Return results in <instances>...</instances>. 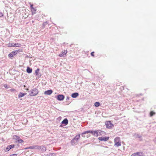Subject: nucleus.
<instances>
[{
  "label": "nucleus",
  "instance_id": "1a4fd4ad",
  "mask_svg": "<svg viewBox=\"0 0 156 156\" xmlns=\"http://www.w3.org/2000/svg\"><path fill=\"white\" fill-rule=\"evenodd\" d=\"M109 138L107 136L100 137L98 138V139L100 141H106L108 140Z\"/></svg>",
  "mask_w": 156,
  "mask_h": 156
},
{
  "label": "nucleus",
  "instance_id": "4be33fe9",
  "mask_svg": "<svg viewBox=\"0 0 156 156\" xmlns=\"http://www.w3.org/2000/svg\"><path fill=\"white\" fill-rule=\"evenodd\" d=\"M15 43H9L8 44V46L9 47H15Z\"/></svg>",
  "mask_w": 156,
  "mask_h": 156
},
{
  "label": "nucleus",
  "instance_id": "a878e982",
  "mask_svg": "<svg viewBox=\"0 0 156 156\" xmlns=\"http://www.w3.org/2000/svg\"><path fill=\"white\" fill-rule=\"evenodd\" d=\"M15 47H20L21 46V44L19 43H15Z\"/></svg>",
  "mask_w": 156,
  "mask_h": 156
},
{
  "label": "nucleus",
  "instance_id": "6e6552de",
  "mask_svg": "<svg viewBox=\"0 0 156 156\" xmlns=\"http://www.w3.org/2000/svg\"><path fill=\"white\" fill-rule=\"evenodd\" d=\"M55 97L59 101L63 100L65 98L64 96L62 94H58L57 96H55Z\"/></svg>",
  "mask_w": 156,
  "mask_h": 156
},
{
  "label": "nucleus",
  "instance_id": "473e14b6",
  "mask_svg": "<svg viewBox=\"0 0 156 156\" xmlns=\"http://www.w3.org/2000/svg\"><path fill=\"white\" fill-rule=\"evenodd\" d=\"M9 156H17V154H13Z\"/></svg>",
  "mask_w": 156,
  "mask_h": 156
},
{
  "label": "nucleus",
  "instance_id": "5701e85b",
  "mask_svg": "<svg viewBox=\"0 0 156 156\" xmlns=\"http://www.w3.org/2000/svg\"><path fill=\"white\" fill-rule=\"evenodd\" d=\"M100 105V103L99 102H96L94 103V105L96 107H98Z\"/></svg>",
  "mask_w": 156,
  "mask_h": 156
},
{
  "label": "nucleus",
  "instance_id": "9b49d317",
  "mask_svg": "<svg viewBox=\"0 0 156 156\" xmlns=\"http://www.w3.org/2000/svg\"><path fill=\"white\" fill-rule=\"evenodd\" d=\"M53 92V91L52 90H49L46 91L44 92V94L45 95H50Z\"/></svg>",
  "mask_w": 156,
  "mask_h": 156
},
{
  "label": "nucleus",
  "instance_id": "dca6fc26",
  "mask_svg": "<svg viewBox=\"0 0 156 156\" xmlns=\"http://www.w3.org/2000/svg\"><path fill=\"white\" fill-rule=\"evenodd\" d=\"M26 94H27V93H23L22 92H20L19 93V94H18V98H22Z\"/></svg>",
  "mask_w": 156,
  "mask_h": 156
},
{
  "label": "nucleus",
  "instance_id": "f3484780",
  "mask_svg": "<svg viewBox=\"0 0 156 156\" xmlns=\"http://www.w3.org/2000/svg\"><path fill=\"white\" fill-rule=\"evenodd\" d=\"M27 72L28 73H32V69L31 68L27 67V70H26Z\"/></svg>",
  "mask_w": 156,
  "mask_h": 156
},
{
  "label": "nucleus",
  "instance_id": "393cba45",
  "mask_svg": "<svg viewBox=\"0 0 156 156\" xmlns=\"http://www.w3.org/2000/svg\"><path fill=\"white\" fill-rule=\"evenodd\" d=\"M14 51L16 52V54H17L18 53H19L20 52H22L23 51L22 50V49H18Z\"/></svg>",
  "mask_w": 156,
  "mask_h": 156
},
{
  "label": "nucleus",
  "instance_id": "72a5a7b5",
  "mask_svg": "<svg viewBox=\"0 0 156 156\" xmlns=\"http://www.w3.org/2000/svg\"><path fill=\"white\" fill-rule=\"evenodd\" d=\"M69 98H70L69 97H68V96L67 97L66 100L67 101L69 100Z\"/></svg>",
  "mask_w": 156,
  "mask_h": 156
},
{
  "label": "nucleus",
  "instance_id": "4c0bfd02",
  "mask_svg": "<svg viewBox=\"0 0 156 156\" xmlns=\"http://www.w3.org/2000/svg\"><path fill=\"white\" fill-rule=\"evenodd\" d=\"M62 125H61L60 126V127H62Z\"/></svg>",
  "mask_w": 156,
  "mask_h": 156
},
{
  "label": "nucleus",
  "instance_id": "cd10ccee",
  "mask_svg": "<svg viewBox=\"0 0 156 156\" xmlns=\"http://www.w3.org/2000/svg\"><path fill=\"white\" fill-rule=\"evenodd\" d=\"M34 149V146H30L29 147L25 148V149Z\"/></svg>",
  "mask_w": 156,
  "mask_h": 156
},
{
  "label": "nucleus",
  "instance_id": "c9c22d12",
  "mask_svg": "<svg viewBox=\"0 0 156 156\" xmlns=\"http://www.w3.org/2000/svg\"><path fill=\"white\" fill-rule=\"evenodd\" d=\"M9 149V147L8 146L6 148V150H8Z\"/></svg>",
  "mask_w": 156,
  "mask_h": 156
},
{
  "label": "nucleus",
  "instance_id": "412c9836",
  "mask_svg": "<svg viewBox=\"0 0 156 156\" xmlns=\"http://www.w3.org/2000/svg\"><path fill=\"white\" fill-rule=\"evenodd\" d=\"M40 146L39 145H34V149L39 150Z\"/></svg>",
  "mask_w": 156,
  "mask_h": 156
},
{
  "label": "nucleus",
  "instance_id": "4468645a",
  "mask_svg": "<svg viewBox=\"0 0 156 156\" xmlns=\"http://www.w3.org/2000/svg\"><path fill=\"white\" fill-rule=\"evenodd\" d=\"M67 51H64V52H62V53L59 55V56L61 57H65V55H66L67 53Z\"/></svg>",
  "mask_w": 156,
  "mask_h": 156
},
{
  "label": "nucleus",
  "instance_id": "423d86ee",
  "mask_svg": "<svg viewBox=\"0 0 156 156\" xmlns=\"http://www.w3.org/2000/svg\"><path fill=\"white\" fill-rule=\"evenodd\" d=\"M40 69L37 68L35 71V75L36 76V79H38L41 76V73H39Z\"/></svg>",
  "mask_w": 156,
  "mask_h": 156
},
{
  "label": "nucleus",
  "instance_id": "7ed1b4c3",
  "mask_svg": "<svg viewBox=\"0 0 156 156\" xmlns=\"http://www.w3.org/2000/svg\"><path fill=\"white\" fill-rule=\"evenodd\" d=\"M29 95L31 96H36L38 93V90L36 88H33L30 91H28Z\"/></svg>",
  "mask_w": 156,
  "mask_h": 156
},
{
  "label": "nucleus",
  "instance_id": "9d476101",
  "mask_svg": "<svg viewBox=\"0 0 156 156\" xmlns=\"http://www.w3.org/2000/svg\"><path fill=\"white\" fill-rule=\"evenodd\" d=\"M39 150H40L41 151L42 153H44L47 150L46 147L44 145L40 146Z\"/></svg>",
  "mask_w": 156,
  "mask_h": 156
},
{
  "label": "nucleus",
  "instance_id": "f8f14e48",
  "mask_svg": "<svg viewBox=\"0 0 156 156\" xmlns=\"http://www.w3.org/2000/svg\"><path fill=\"white\" fill-rule=\"evenodd\" d=\"M68 123V121L67 118H65L62 122V124H64L65 126L67 125Z\"/></svg>",
  "mask_w": 156,
  "mask_h": 156
},
{
  "label": "nucleus",
  "instance_id": "2eb2a0df",
  "mask_svg": "<svg viewBox=\"0 0 156 156\" xmlns=\"http://www.w3.org/2000/svg\"><path fill=\"white\" fill-rule=\"evenodd\" d=\"M79 95V94L77 92H75L71 94V97L73 98H75L78 97Z\"/></svg>",
  "mask_w": 156,
  "mask_h": 156
},
{
  "label": "nucleus",
  "instance_id": "ddd939ff",
  "mask_svg": "<svg viewBox=\"0 0 156 156\" xmlns=\"http://www.w3.org/2000/svg\"><path fill=\"white\" fill-rule=\"evenodd\" d=\"M16 55V52L14 51H13L10 53L9 54L8 56L10 58H11Z\"/></svg>",
  "mask_w": 156,
  "mask_h": 156
},
{
  "label": "nucleus",
  "instance_id": "58836bf2",
  "mask_svg": "<svg viewBox=\"0 0 156 156\" xmlns=\"http://www.w3.org/2000/svg\"><path fill=\"white\" fill-rule=\"evenodd\" d=\"M89 144V143L87 144H85V145H84V146H85V145H87L88 144Z\"/></svg>",
  "mask_w": 156,
  "mask_h": 156
},
{
  "label": "nucleus",
  "instance_id": "39448f33",
  "mask_svg": "<svg viewBox=\"0 0 156 156\" xmlns=\"http://www.w3.org/2000/svg\"><path fill=\"white\" fill-rule=\"evenodd\" d=\"M13 139L16 140V142H18L19 143H22L23 142V141L21 139L20 137L17 136H14Z\"/></svg>",
  "mask_w": 156,
  "mask_h": 156
},
{
  "label": "nucleus",
  "instance_id": "e433bc0d",
  "mask_svg": "<svg viewBox=\"0 0 156 156\" xmlns=\"http://www.w3.org/2000/svg\"><path fill=\"white\" fill-rule=\"evenodd\" d=\"M87 140H85V141H84L83 142V143H85L87 142Z\"/></svg>",
  "mask_w": 156,
  "mask_h": 156
},
{
  "label": "nucleus",
  "instance_id": "a211bd4d",
  "mask_svg": "<svg viewBox=\"0 0 156 156\" xmlns=\"http://www.w3.org/2000/svg\"><path fill=\"white\" fill-rule=\"evenodd\" d=\"M45 156H56V154L54 153H49L47 154H44Z\"/></svg>",
  "mask_w": 156,
  "mask_h": 156
},
{
  "label": "nucleus",
  "instance_id": "f704fd0d",
  "mask_svg": "<svg viewBox=\"0 0 156 156\" xmlns=\"http://www.w3.org/2000/svg\"><path fill=\"white\" fill-rule=\"evenodd\" d=\"M16 91V90L14 89H11V91Z\"/></svg>",
  "mask_w": 156,
  "mask_h": 156
},
{
  "label": "nucleus",
  "instance_id": "f03ea898",
  "mask_svg": "<svg viewBox=\"0 0 156 156\" xmlns=\"http://www.w3.org/2000/svg\"><path fill=\"white\" fill-rule=\"evenodd\" d=\"M80 138V134H77L71 140L70 143L71 145L74 146L77 145L78 143V141Z\"/></svg>",
  "mask_w": 156,
  "mask_h": 156
},
{
  "label": "nucleus",
  "instance_id": "7c9ffc66",
  "mask_svg": "<svg viewBox=\"0 0 156 156\" xmlns=\"http://www.w3.org/2000/svg\"><path fill=\"white\" fill-rule=\"evenodd\" d=\"M131 156H136V153H135L131 155Z\"/></svg>",
  "mask_w": 156,
  "mask_h": 156
},
{
  "label": "nucleus",
  "instance_id": "a19ab883",
  "mask_svg": "<svg viewBox=\"0 0 156 156\" xmlns=\"http://www.w3.org/2000/svg\"><path fill=\"white\" fill-rule=\"evenodd\" d=\"M28 90V89H27V90Z\"/></svg>",
  "mask_w": 156,
  "mask_h": 156
},
{
  "label": "nucleus",
  "instance_id": "aec40b11",
  "mask_svg": "<svg viewBox=\"0 0 156 156\" xmlns=\"http://www.w3.org/2000/svg\"><path fill=\"white\" fill-rule=\"evenodd\" d=\"M144 154L142 152H140L137 153V156H143Z\"/></svg>",
  "mask_w": 156,
  "mask_h": 156
},
{
  "label": "nucleus",
  "instance_id": "0eeeda50",
  "mask_svg": "<svg viewBox=\"0 0 156 156\" xmlns=\"http://www.w3.org/2000/svg\"><path fill=\"white\" fill-rule=\"evenodd\" d=\"M105 124L107 128L109 129H111L112 126H113V124L111 123L110 121L106 122Z\"/></svg>",
  "mask_w": 156,
  "mask_h": 156
},
{
  "label": "nucleus",
  "instance_id": "c756f323",
  "mask_svg": "<svg viewBox=\"0 0 156 156\" xmlns=\"http://www.w3.org/2000/svg\"><path fill=\"white\" fill-rule=\"evenodd\" d=\"M94 51H93V52H91L90 54L93 57H94Z\"/></svg>",
  "mask_w": 156,
  "mask_h": 156
},
{
  "label": "nucleus",
  "instance_id": "6ab92c4d",
  "mask_svg": "<svg viewBox=\"0 0 156 156\" xmlns=\"http://www.w3.org/2000/svg\"><path fill=\"white\" fill-rule=\"evenodd\" d=\"M14 144H11L8 146L9 147V149L7 151H9L10 149L13 148L14 147Z\"/></svg>",
  "mask_w": 156,
  "mask_h": 156
},
{
  "label": "nucleus",
  "instance_id": "b1692460",
  "mask_svg": "<svg viewBox=\"0 0 156 156\" xmlns=\"http://www.w3.org/2000/svg\"><path fill=\"white\" fill-rule=\"evenodd\" d=\"M48 24L47 22H45L43 23L42 25V28H44L45 27V26Z\"/></svg>",
  "mask_w": 156,
  "mask_h": 156
},
{
  "label": "nucleus",
  "instance_id": "2f4dec72",
  "mask_svg": "<svg viewBox=\"0 0 156 156\" xmlns=\"http://www.w3.org/2000/svg\"><path fill=\"white\" fill-rule=\"evenodd\" d=\"M30 7L31 8V9H33L34 10H35V9H34V7H33V5H30Z\"/></svg>",
  "mask_w": 156,
  "mask_h": 156
},
{
  "label": "nucleus",
  "instance_id": "f257e3e1",
  "mask_svg": "<svg viewBox=\"0 0 156 156\" xmlns=\"http://www.w3.org/2000/svg\"><path fill=\"white\" fill-rule=\"evenodd\" d=\"M100 133V132H99L98 131H93L90 130L84 131L81 133V135L83 137H85V136L83 135L88 133H91L94 135V136H97Z\"/></svg>",
  "mask_w": 156,
  "mask_h": 156
},
{
  "label": "nucleus",
  "instance_id": "c85d7f7f",
  "mask_svg": "<svg viewBox=\"0 0 156 156\" xmlns=\"http://www.w3.org/2000/svg\"><path fill=\"white\" fill-rule=\"evenodd\" d=\"M4 86L7 89V88H9L8 86L6 84H4Z\"/></svg>",
  "mask_w": 156,
  "mask_h": 156
},
{
  "label": "nucleus",
  "instance_id": "bb28decb",
  "mask_svg": "<svg viewBox=\"0 0 156 156\" xmlns=\"http://www.w3.org/2000/svg\"><path fill=\"white\" fill-rule=\"evenodd\" d=\"M155 112L153 111H151L150 112V116H152L155 114Z\"/></svg>",
  "mask_w": 156,
  "mask_h": 156
},
{
  "label": "nucleus",
  "instance_id": "ea45409f",
  "mask_svg": "<svg viewBox=\"0 0 156 156\" xmlns=\"http://www.w3.org/2000/svg\"><path fill=\"white\" fill-rule=\"evenodd\" d=\"M24 87H26L25 85H24Z\"/></svg>",
  "mask_w": 156,
  "mask_h": 156
},
{
  "label": "nucleus",
  "instance_id": "20e7f679",
  "mask_svg": "<svg viewBox=\"0 0 156 156\" xmlns=\"http://www.w3.org/2000/svg\"><path fill=\"white\" fill-rule=\"evenodd\" d=\"M114 146L116 147H119L121 145V142L120 141V138L119 137H117L114 139Z\"/></svg>",
  "mask_w": 156,
  "mask_h": 156
}]
</instances>
